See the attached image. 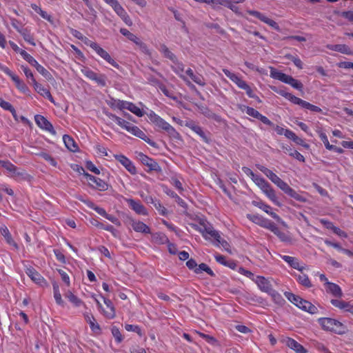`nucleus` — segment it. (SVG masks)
<instances>
[{"label": "nucleus", "instance_id": "nucleus-45", "mask_svg": "<svg viewBox=\"0 0 353 353\" xmlns=\"http://www.w3.org/2000/svg\"><path fill=\"white\" fill-rule=\"evenodd\" d=\"M127 103V101L112 99L108 104L113 109L123 110H125Z\"/></svg>", "mask_w": 353, "mask_h": 353}, {"label": "nucleus", "instance_id": "nucleus-7", "mask_svg": "<svg viewBox=\"0 0 353 353\" xmlns=\"http://www.w3.org/2000/svg\"><path fill=\"white\" fill-rule=\"evenodd\" d=\"M83 176L88 181V185L93 190L103 192L109 188V184L104 180L93 176L88 172H84Z\"/></svg>", "mask_w": 353, "mask_h": 353}, {"label": "nucleus", "instance_id": "nucleus-38", "mask_svg": "<svg viewBox=\"0 0 353 353\" xmlns=\"http://www.w3.org/2000/svg\"><path fill=\"white\" fill-rule=\"evenodd\" d=\"M141 157L142 163L145 165L148 166L150 170L157 171L159 170L160 168L159 164L154 159L148 157L145 154H141Z\"/></svg>", "mask_w": 353, "mask_h": 353}, {"label": "nucleus", "instance_id": "nucleus-21", "mask_svg": "<svg viewBox=\"0 0 353 353\" xmlns=\"http://www.w3.org/2000/svg\"><path fill=\"white\" fill-rule=\"evenodd\" d=\"M114 159L118 161L131 174H135L137 169L132 161L123 154H114Z\"/></svg>", "mask_w": 353, "mask_h": 353}, {"label": "nucleus", "instance_id": "nucleus-1", "mask_svg": "<svg viewBox=\"0 0 353 353\" xmlns=\"http://www.w3.org/2000/svg\"><path fill=\"white\" fill-rule=\"evenodd\" d=\"M178 205L183 208L181 212L179 213V216H178L180 221L183 219L186 221L193 229L199 232L205 240L210 241L215 246H221L225 251L231 252L230 244L221 238L219 232L214 230L206 219H200L198 224L190 222L193 220V216L187 212L186 203L179 196Z\"/></svg>", "mask_w": 353, "mask_h": 353}, {"label": "nucleus", "instance_id": "nucleus-11", "mask_svg": "<svg viewBox=\"0 0 353 353\" xmlns=\"http://www.w3.org/2000/svg\"><path fill=\"white\" fill-rule=\"evenodd\" d=\"M82 74L88 79L95 81L98 85L104 87L106 85L105 77L103 74H98L88 67L81 70Z\"/></svg>", "mask_w": 353, "mask_h": 353}, {"label": "nucleus", "instance_id": "nucleus-23", "mask_svg": "<svg viewBox=\"0 0 353 353\" xmlns=\"http://www.w3.org/2000/svg\"><path fill=\"white\" fill-rule=\"evenodd\" d=\"M129 223L136 232L142 234H150L151 230L148 225L141 221L135 220L132 218L129 219Z\"/></svg>", "mask_w": 353, "mask_h": 353}, {"label": "nucleus", "instance_id": "nucleus-3", "mask_svg": "<svg viewBox=\"0 0 353 353\" xmlns=\"http://www.w3.org/2000/svg\"><path fill=\"white\" fill-rule=\"evenodd\" d=\"M285 296L295 306L310 314H314L318 312V308L312 303L302 299L290 292H285Z\"/></svg>", "mask_w": 353, "mask_h": 353}, {"label": "nucleus", "instance_id": "nucleus-62", "mask_svg": "<svg viewBox=\"0 0 353 353\" xmlns=\"http://www.w3.org/2000/svg\"><path fill=\"white\" fill-rule=\"evenodd\" d=\"M274 128V130L276 131V132L279 134V135H284L286 138H289L290 137V134H288V132H290L291 134L292 132V130H289V129H284L283 128L279 126V125H272Z\"/></svg>", "mask_w": 353, "mask_h": 353}, {"label": "nucleus", "instance_id": "nucleus-64", "mask_svg": "<svg viewBox=\"0 0 353 353\" xmlns=\"http://www.w3.org/2000/svg\"><path fill=\"white\" fill-rule=\"evenodd\" d=\"M160 51L163 54V55L165 57L170 59V60H172L174 59V54L170 51V50L167 48L165 45L163 44L161 46Z\"/></svg>", "mask_w": 353, "mask_h": 353}, {"label": "nucleus", "instance_id": "nucleus-5", "mask_svg": "<svg viewBox=\"0 0 353 353\" xmlns=\"http://www.w3.org/2000/svg\"><path fill=\"white\" fill-rule=\"evenodd\" d=\"M270 76L272 78L279 80L283 83L290 85L292 88L298 90H302L303 88L302 83L299 81L295 79L290 75H288L282 72L273 70V68L271 70Z\"/></svg>", "mask_w": 353, "mask_h": 353}, {"label": "nucleus", "instance_id": "nucleus-43", "mask_svg": "<svg viewBox=\"0 0 353 353\" xmlns=\"http://www.w3.org/2000/svg\"><path fill=\"white\" fill-rule=\"evenodd\" d=\"M92 224L98 228L110 232L114 236H117L118 232L112 225L104 224L98 221H95V223H93Z\"/></svg>", "mask_w": 353, "mask_h": 353}, {"label": "nucleus", "instance_id": "nucleus-51", "mask_svg": "<svg viewBox=\"0 0 353 353\" xmlns=\"http://www.w3.org/2000/svg\"><path fill=\"white\" fill-rule=\"evenodd\" d=\"M290 134L289 139L293 141L296 144L300 145L303 148L307 149L310 145L307 143H305L304 140L300 137H299L293 131H292L291 134L288 132Z\"/></svg>", "mask_w": 353, "mask_h": 353}, {"label": "nucleus", "instance_id": "nucleus-30", "mask_svg": "<svg viewBox=\"0 0 353 353\" xmlns=\"http://www.w3.org/2000/svg\"><path fill=\"white\" fill-rule=\"evenodd\" d=\"M9 77L14 83L16 88L21 92L23 94H28L30 92V90L27 85L15 73L13 72Z\"/></svg>", "mask_w": 353, "mask_h": 353}, {"label": "nucleus", "instance_id": "nucleus-50", "mask_svg": "<svg viewBox=\"0 0 353 353\" xmlns=\"http://www.w3.org/2000/svg\"><path fill=\"white\" fill-rule=\"evenodd\" d=\"M205 272L208 275L211 276H214V272L211 270V268L205 263H201L197 265V268L194 270V273L200 274L202 272Z\"/></svg>", "mask_w": 353, "mask_h": 353}, {"label": "nucleus", "instance_id": "nucleus-12", "mask_svg": "<svg viewBox=\"0 0 353 353\" xmlns=\"http://www.w3.org/2000/svg\"><path fill=\"white\" fill-rule=\"evenodd\" d=\"M34 121L41 130L49 132L52 135L56 134V131L52 124L43 115L36 114L34 116Z\"/></svg>", "mask_w": 353, "mask_h": 353}, {"label": "nucleus", "instance_id": "nucleus-4", "mask_svg": "<svg viewBox=\"0 0 353 353\" xmlns=\"http://www.w3.org/2000/svg\"><path fill=\"white\" fill-rule=\"evenodd\" d=\"M222 70L225 75L235 83L239 88L245 90L250 98L254 99L259 102H261L259 97L254 94V92L251 87L241 77L226 68H223Z\"/></svg>", "mask_w": 353, "mask_h": 353}, {"label": "nucleus", "instance_id": "nucleus-47", "mask_svg": "<svg viewBox=\"0 0 353 353\" xmlns=\"http://www.w3.org/2000/svg\"><path fill=\"white\" fill-rule=\"evenodd\" d=\"M304 194L305 193L303 192H302L301 193H299L293 188H291L287 194L290 197L294 199L297 201L305 203L307 201V199L304 196Z\"/></svg>", "mask_w": 353, "mask_h": 353}, {"label": "nucleus", "instance_id": "nucleus-18", "mask_svg": "<svg viewBox=\"0 0 353 353\" xmlns=\"http://www.w3.org/2000/svg\"><path fill=\"white\" fill-rule=\"evenodd\" d=\"M259 188L273 203L278 206H281V203L276 195L275 190L268 181L265 182Z\"/></svg>", "mask_w": 353, "mask_h": 353}, {"label": "nucleus", "instance_id": "nucleus-34", "mask_svg": "<svg viewBox=\"0 0 353 353\" xmlns=\"http://www.w3.org/2000/svg\"><path fill=\"white\" fill-rule=\"evenodd\" d=\"M185 74L196 84L204 86L205 85V81L203 77L199 74H195L193 70L188 68L185 71Z\"/></svg>", "mask_w": 353, "mask_h": 353}, {"label": "nucleus", "instance_id": "nucleus-61", "mask_svg": "<svg viewBox=\"0 0 353 353\" xmlns=\"http://www.w3.org/2000/svg\"><path fill=\"white\" fill-rule=\"evenodd\" d=\"M112 334L117 343H120L123 341V336L117 327H112L111 329Z\"/></svg>", "mask_w": 353, "mask_h": 353}, {"label": "nucleus", "instance_id": "nucleus-58", "mask_svg": "<svg viewBox=\"0 0 353 353\" xmlns=\"http://www.w3.org/2000/svg\"><path fill=\"white\" fill-rule=\"evenodd\" d=\"M348 301H345L339 299H332L330 301L331 304L340 310H343L345 311L346 309V305Z\"/></svg>", "mask_w": 353, "mask_h": 353}, {"label": "nucleus", "instance_id": "nucleus-53", "mask_svg": "<svg viewBox=\"0 0 353 353\" xmlns=\"http://www.w3.org/2000/svg\"><path fill=\"white\" fill-rule=\"evenodd\" d=\"M0 107H1L3 110L10 111L14 117H16L17 112L14 108L12 105V104L8 101H6L2 98L0 97Z\"/></svg>", "mask_w": 353, "mask_h": 353}, {"label": "nucleus", "instance_id": "nucleus-31", "mask_svg": "<svg viewBox=\"0 0 353 353\" xmlns=\"http://www.w3.org/2000/svg\"><path fill=\"white\" fill-rule=\"evenodd\" d=\"M83 316L85 321L89 324L91 330L95 333H99L101 332V327L99 323L97 322L94 316L88 312H85L83 314Z\"/></svg>", "mask_w": 353, "mask_h": 353}, {"label": "nucleus", "instance_id": "nucleus-9", "mask_svg": "<svg viewBox=\"0 0 353 353\" xmlns=\"http://www.w3.org/2000/svg\"><path fill=\"white\" fill-rule=\"evenodd\" d=\"M0 165L7 171L12 174L11 176L17 179H26L27 173L25 170H19V169L9 161L0 160Z\"/></svg>", "mask_w": 353, "mask_h": 353}, {"label": "nucleus", "instance_id": "nucleus-20", "mask_svg": "<svg viewBox=\"0 0 353 353\" xmlns=\"http://www.w3.org/2000/svg\"><path fill=\"white\" fill-rule=\"evenodd\" d=\"M281 342L296 353H307V350L299 343L290 337H283Z\"/></svg>", "mask_w": 353, "mask_h": 353}, {"label": "nucleus", "instance_id": "nucleus-13", "mask_svg": "<svg viewBox=\"0 0 353 353\" xmlns=\"http://www.w3.org/2000/svg\"><path fill=\"white\" fill-rule=\"evenodd\" d=\"M26 273L36 284L42 287L48 285V282L46 279L34 268H27L26 269Z\"/></svg>", "mask_w": 353, "mask_h": 353}, {"label": "nucleus", "instance_id": "nucleus-44", "mask_svg": "<svg viewBox=\"0 0 353 353\" xmlns=\"http://www.w3.org/2000/svg\"><path fill=\"white\" fill-rule=\"evenodd\" d=\"M268 295L271 296L273 302L279 306H283L285 303V301L281 294L275 290H273Z\"/></svg>", "mask_w": 353, "mask_h": 353}, {"label": "nucleus", "instance_id": "nucleus-40", "mask_svg": "<svg viewBox=\"0 0 353 353\" xmlns=\"http://www.w3.org/2000/svg\"><path fill=\"white\" fill-rule=\"evenodd\" d=\"M187 126L196 134H197L203 139V141H204L206 143L208 142V139L201 127L195 124L193 121L188 123Z\"/></svg>", "mask_w": 353, "mask_h": 353}, {"label": "nucleus", "instance_id": "nucleus-35", "mask_svg": "<svg viewBox=\"0 0 353 353\" xmlns=\"http://www.w3.org/2000/svg\"><path fill=\"white\" fill-rule=\"evenodd\" d=\"M65 146L71 152H76L79 150V146L72 137L68 134L63 136Z\"/></svg>", "mask_w": 353, "mask_h": 353}, {"label": "nucleus", "instance_id": "nucleus-8", "mask_svg": "<svg viewBox=\"0 0 353 353\" xmlns=\"http://www.w3.org/2000/svg\"><path fill=\"white\" fill-rule=\"evenodd\" d=\"M105 3L112 7L117 14L120 17L127 26H131L132 25L130 16L118 0H108Z\"/></svg>", "mask_w": 353, "mask_h": 353}, {"label": "nucleus", "instance_id": "nucleus-52", "mask_svg": "<svg viewBox=\"0 0 353 353\" xmlns=\"http://www.w3.org/2000/svg\"><path fill=\"white\" fill-rule=\"evenodd\" d=\"M36 155L42 157L47 162H48L52 166L56 168L57 166V161L48 153L41 152L39 153H37Z\"/></svg>", "mask_w": 353, "mask_h": 353}, {"label": "nucleus", "instance_id": "nucleus-15", "mask_svg": "<svg viewBox=\"0 0 353 353\" xmlns=\"http://www.w3.org/2000/svg\"><path fill=\"white\" fill-rule=\"evenodd\" d=\"M247 12L249 14H250L252 16H254V17L257 18L258 19H259L262 22L268 24L269 26H270L271 28H274V30H279V26L278 23L276 21H274V20L268 18L264 14H263V13H261V12H260L259 11L251 10H248Z\"/></svg>", "mask_w": 353, "mask_h": 353}, {"label": "nucleus", "instance_id": "nucleus-19", "mask_svg": "<svg viewBox=\"0 0 353 353\" xmlns=\"http://www.w3.org/2000/svg\"><path fill=\"white\" fill-rule=\"evenodd\" d=\"M94 51L97 53V55H99L101 58H102L114 68L117 69L120 68L119 64L110 56V54L105 50L101 48L99 44L95 48Z\"/></svg>", "mask_w": 353, "mask_h": 353}, {"label": "nucleus", "instance_id": "nucleus-55", "mask_svg": "<svg viewBox=\"0 0 353 353\" xmlns=\"http://www.w3.org/2000/svg\"><path fill=\"white\" fill-rule=\"evenodd\" d=\"M334 14L342 17L350 22H353V11L352 10L342 12L334 10Z\"/></svg>", "mask_w": 353, "mask_h": 353}, {"label": "nucleus", "instance_id": "nucleus-6", "mask_svg": "<svg viewBox=\"0 0 353 353\" xmlns=\"http://www.w3.org/2000/svg\"><path fill=\"white\" fill-rule=\"evenodd\" d=\"M281 94L291 103L299 105L303 108L307 109L314 112H322V110L319 107L311 104L310 103L294 96L292 93L284 92H281Z\"/></svg>", "mask_w": 353, "mask_h": 353}, {"label": "nucleus", "instance_id": "nucleus-27", "mask_svg": "<svg viewBox=\"0 0 353 353\" xmlns=\"http://www.w3.org/2000/svg\"><path fill=\"white\" fill-rule=\"evenodd\" d=\"M254 205L264 211L265 213L269 214L272 218L276 220L277 222H281V217L274 212L272 211V208L270 205L260 201L254 203Z\"/></svg>", "mask_w": 353, "mask_h": 353}, {"label": "nucleus", "instance_id": "nucleus-49", "mask_svg": "<svg viewBox=\"0 0 353 353\" xmlns=\"http://www.w3.org/2000/svg\"><path fill=\"white\" fill-rule=\"evenodd\" d=\"M275 235L277 236V237L282 241L285 243H290L292 241V239L290 236V235L285 232L281 231L279 227L275 230V231L273 232Z\"/></svg>", "mask_w": 353, "mask_h": 353}, {"label": "nucleus", "instance_id": "nucleus-10", "mask_svg": "<svg viewBox=\"0 0 353 353\" xmlns=\"http://www.w3.org/2000/svg\"><path fill=\"white\" fill-rule=\"evenodd\" d=\"M149 119L157 127L165 130L168 134H172L175 132L174 128L172 125L154 112L149 114Z\"/></svg>", "mask_w": 353, "mask_h": 353}, {"label": "nucleus", "instance_id": "nucleus-63", "mask_svg": "<svg viewBox=\"0 0 353 353\" xmlns=\"http://www.w3.org/2000/svg\"><path fill=\"white\" fill-rule=\"evenodd\" d=\"M154 240L156 243L163 244L168 242L167 236L162 233H157L154 235Z\"/></svg>", "mask_w": 353, "mask_h": 353}, {"label": "nucleus", "instance_id": "nucleus-36", "mask_svg": "<svg viewBox=\"0 0 353 353\" xmlns=\"http://www.w3.org/2000/svg\"><path fill=\"white\" fill-rule=\"evenodd\" d=\"M326 291L332 295L337 298H341L343 296V292L340 286L334 283H327V285L325 286Z\"/></svg>", "mask_w": 353, "mask_h": 353}, {"label": "nucleus", "instance_id": "nucleus-57", "mask_svg": "<svg viewBox=\"0 0 353 353\" xmlns=\"http://www.w3.org/2000/svg\"><path fill=\"white\" fill-rule=\"evenodd\" d=\"M25 61H26L28 63H30L32 66L36 67L39 63L38 61L29 53L26 51L22 53L21 57Z\"/></svg>", "mask_w": 353, "mask_h": 353}, {"label": "nucleus", "instance_id": "nucleus-33", "mask_svg": "<svg viewBox=\"0 0 353 353\" xmlns=\"http://www.w3.org/2000/svg\"><path fill=\"white\" fill-rule=\"evenodd\" d=\"M327 48L329 50L341 52L342 54L352 55L353 52L349 46L345 44H335V45H327Z\"/></svg>", "mask_w": 353, "mask_h": 353}, {"label": "nucleus", "instance_id": "nucleus-42", "mask_svg": "<svg viewBox=\"0 0 353 353\" xmlns=\"http://www.w3.org/2000/svg\"><path fill=\"white\" fill-rule=\"evenodd\" d=\"M1 234L4 236L6 242L14 247L16 249H18V245L17 243L13 240L12 237V235L10 234V232H9V230L8 229L7 227H4V228H2L1 229Z\"/></svg>", "mask_w": 353, "mask_h": 353}, {"label": "nucleus", "instance_id": "nucleus-16", "mask_svg": "<svg viewBox=\"0 0 353 353\" xmlns=\"http://www.w3.org/2000/svg\"><path fill=\"white\" fill-rule=\"evenodd\" d=\"M247 12L249 14H250L252 16H254V17L257 18L258 19H259L262 22L268 24L269 26H270L271 28H274V30H279V26L278 23L276 21H274V20L268 18L264 14H263V13H261V12H260L259 11L251 10H248Z\"/></svg>", "mask_w": 353, "mask_h": 353}, {"label": "nucleus", "instance_id": "nucleus-59", "mask_svg": "<svg viewBox=\"0 0 353 353\" xmlns=\"http://www.w3.org/2000/svg\"><path fill=\"white\" fill-rule=\"evenodd\" d=\"M275 185L283 191L286 194L292 188L286 182L283 181L281 178L277 181Z\"/></svg>", "mask_w": 353, "mask_h": 353}, {"label": "nucleus", "instance_id": "nucleus-48", "mask_svg": "<svg viewBox=\"0 0 353 353\" xmlns=\"http://www.w3.org/2000/svg\"><path fill=\"white\" fill-rule=\"evenodd\" d=\"M125 110L130 111L132 113L139 117L144 115V112L132 102L128 101Z\"/></svg>", "mask_w": 353, "mask_h": 353}, {"label": "nucleus", "instance_id": "nucleus-39", "mask_svg": "<svg viewBox=\"0 0 353 353\" xmlns=\"http://www.w3.org/2000/svg\"><path fill=\"white\" fill-rule=\"evenodd\" d=\"M256 168L262 172L272 183L274 184L280 179L275 173L271 170L261 165H256Z\"/></svg>", "mask_w": 353, "mask_h": 353}, {"label": "nucleus", "instance_id": "nucleus-24", "mask_svg": "<svg viewBox=\"0 0 353 353\" xmlns=\"http://www.w3.org/2000/svg\"><path fill=\"white\" fill-rule=\"evenodd\" d=\"M245 112L249 116L260 120L263 123L267 125H274V123L267 117L261 114L258 110H255L253 108L246 106Z\"/></svg>", "mask_w": 353, "mask_h": 353}, {"label": "nucleus", "instance_id": "nucleus-26", "mask_svg": "<svg viewBox=\"0 0 353 353\" xmlns=\"http://www.w3.org/2000/svg\"><path fill=\"white\" fill-rule=\"evenodd\" d=\"M32 86L38 94L44 98L48 99L51 103H54V99L49 89L45 88L42 84L39 83L36 80H34V84Z\"/></svg>", "mask_w": 353, "mask_h": 353}, {"label": "nucleus", "instance_id": "nucleus-14", "mask_svg": "<svg viewBox=\"0 0 353 353\" xmlns=\"http://www.w3.org/2000/svg\"><path fill=\"white\" fill-rule=\"evenodd\" d=\"M254 282L261 292L268 294L274 290L271 281L263 276H256Z\"/></svg>", "mask_w": 353, "mask_h": 353}, {"label": "nucleus", "instance_id": "nucleus-56", "mask_svg": "<svg viewBox=\"0 0 353 353\" xmlns=\"http://www.w3.org/2000/svg\"><path fill=\"white\" fill-rule=\"evenodd\" d=\"M260 225L268 229L272 232H274L275 230L277 228V225L274 222L266 219L262 220V222L260 223Z\"/></svg>", "mask_w": 353, "mask_h": 353}, {"label": "nucleus", "instance_id": "nucleus-22", "mask_svg": "<svg viewBox=\"0 0 353 353\" xmlns=\"http://www.w3.org/2000/svg\"><path fill=\"white\" fill-rule=\"evenodd\" d=\"M126 202L129 207L139 215L147 216L148 212L140 201H136L133 199H127Z\"/></svg>", "mask_w": 353, "mask_h": 353}, {"label": "nucleus", "instance_id": "nucleus-41", "mask_svg": "<svg viewBox=\"0 0 353 353\" xmlns=\"http://www.w3.org/2000/svg\"><path fill=\"white\" fill-rule=\"evenodd\" d=\"M19 33L23 37L25 41H26L28 43L30 44L32 46H36V43L34 41V39L33 35L30 32V30L25 28H22Z\"/></svg>", "mask_w": 353, "mask_h": 353}, {"label": "nucleus", "instance_id": "nucleus-28", "mask_svg": "<svg viewBox=\"0 0 353 353\" xmlns=\"http://www.w3.org/2000/svg\"><path fill=\"white\" fill-rule=\"evenodd\" d=\"M77 199L79 200L80 201L83 202L84 204H85L88 208L90 209L94 210L96 212H97L101 216H103L104 218L107 215V212L103 208H101L99 206L96 205L92 201H91L89 199H85L81 196H77Z\"/></svg>", "mask_w": 353, "mask_h": 353}, {"label": "nucleus", "instance_id": "nucleus-60", "mask_svg": "<svg viewBox=\"0 0 353 353\" xmlns=\"http://www.w3.org/2000/svg\"><path fill=\"white\" fill-rule=\"evenodd\" d=\"M125 329L128 332H134L138 334L140 336L143 335L142 330L139 325H131V324H125Z\"/></svg>", "mask_w": 353, "mask_h": 353}, {"label": "nucleus", "instance_id": "nucleus-17", "mask_svg": "<svg viewBox=\"0 0 353 353\" xmlns=\"http://www.w3.org/2000/svg\"><path fill=\"white\" fill-rule=\"evenodd\" d=\"M103 302L106 306V308H104L102 306V309H101V312L103 315L108 319H113L116 316V310L112 302V301L109 299H107L104 296H101Z\"/></svg>", "mask_w": 353, "mask_h": 353}, {"label": "nucleus", "instance_id": "nucleus-29", "mask_svg": "<svg viewBox=\"0 0 353 353\" xmlns=\"http://www.w3.org/2000/svg\"><path fill=\"white\" fill-rule=\"evenodd\" d=\"M280 257L294 269L300 272H302L305 269L304 266L300 265L299 260L296 257L281 254H280Z\"/></svg>", "mask_w": 353, "mask_h": 353}, {"label": "nucleus", "instance_id": "nucleus-54", "mask_svg": "<svg viewBox=\"0 0 353 353\" xmlns=\"http://www.w3.org/2000/svg\"><path fill=\"white\" fill-rule=\"evenodd\" d=\"M65 296L76 307H79L83 303L82 301L70 291L68 292Z\"/></svg>", "mask_w": 353, "mask_h": 353}, {"label": "nucleus", "instance_id": "nucleus-2", "mask_svg": "<svg viewBox=\"0 0 353 353\" xmlns=\"http://www.w3.org/2000/svg\"><path fill=\"white\" fill-rule=\"evenodd\" d=\"M321 328L327 332L343 335L347 332V327L339 321L328 317H321L318 319Z\"/></svg>", "mask_w": 353, "mask_h": 353}, {"label": "nucleus", "instance_id": "nucleus-25", "mask_svg": "<svg viewBox=\"0 0 353 353\" xmlns=\"http://www.w3.org/2000/svg\"><path fill=\"white\" fill-rule=\"evenodd\" d=\"M128 132H130L131 134H132V135H134V136H135L137 137H139V138L141 139L142 140L145 141V142H147L150 145H152L153 147H157L156 143L154 142L153 141H152L151 139H150L147 137V135L145 134V132L143 131H142L137 126L134 125L132 124V126L130 127Z\"/></svg>", "mask_w": 353, "mask_h": 353}, {"label": "nucleus", "instance_id": "nucleus-32", "mask_svg": "<svg viewBox=\"0 0 353 353\" xmlns=\"http://www.w3.org/2000/svg\"><path fill=\"white\" fill-rule=\"evenodd\" d=\"M110 119L114 121L121 128L123 129L129 131L130 127L132 126V123L129 121H127L122 118L112 114L108 113L106 114Z\"/></svg>", "mask_w": 353, "mask_h": 353}, {"label": "nucleus", "instance_id": "nucleus-46", "mask_svg": "<svg viewBox=\"0 0 353 353\" xmlns=\"http://www.w3.org/2000/svg\"><path fill=\"white\" fill-rule=\"evenodd\" d=\"M295 276L298 283L305 288H310L312 286V284L307 274H301L295 275Z\"/></svg>", "mask_w": 353, "mask_h": 353}, {"label": "nucleus", "instance_id": "nucleus-37", "mask_svg": "<svg viewBox=\"0 0 353 353\" xmlns=\"http://www.w3.org/2000/svg\"><path fill=\"white\" fill-rule=\"evenodd\" d=\"M120 32L125 37L128 38L130 41L134 43L136 45L141 47L144 45V43L141 41V40L136 36L134 34L130 32L128 29L126 28H121Z\"/></svg>", "mask_w": 353, "mask_h": 353}]
</instances>
